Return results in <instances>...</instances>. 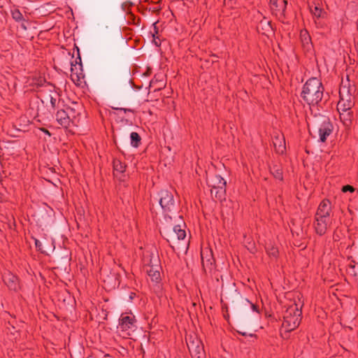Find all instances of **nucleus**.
<instances>
[{
	"label": "nucleus",
	"mask_w": 358,
	"mask_h": 358,
	"mask_svg": "<svg viewBox=\"0 0 358 358\" xmlns=\"http://www.w3.org/2000/svg\"><path fill=\"white\" fill-rule=\"evenodd\" d=\"M324 92V87L321 80L312 77L303 85L301 96L309 106H320Z\"/></svg>",
	"instance_id": "obj_1"
},
{
	"label": "nucleus",
	"mask_w": 358,
	"mask_h": 358,
	"mask_svg": "<svg viewBox=\"0 0 358 358\" xmlns=\"http://www.w3.org/2000/svg\"><path fill=\"white\" fill-rule=\"evenodd\" d=\"M331 202L329 199H323L319 204L314 217L313 227L317 235L322 236L327 233L331 225Z\"/></svg>",
	"instance_id": "obj_2"
},
{
	"label": "nucleus",
	"mask_w": 358,
	"mask_h": 358,
	"mask_svg": "<svg viewBox=\"0 0 358 358\" xmlns=\"http://www.w3.org/2000/svg\"><path fill=\"white\" fill-rule=\"evenodd\" d=\"M355 86L350 83L348 76H347V80L345 81L342 80L339 87L340 99L337 103L338 110H352L355 105Z\"/></svg>",
	"instance_id": "obj_3"
},
{
	"label": "nucleus",
	"mask_w": 358,
	"mask_h": 358,
	"mask_svg": "<svg viewBox=\"0 0 358 358\" xmlns=\"http://www.w3.org/2000/svg\"><path fill=\"white\" fill-rule=\"evenodd\" d=\"M302 311L295 303L289 306L284 313L282 328L286 332L295 330L301 321Z\"/></svg>",
	"instance_id": "obj_4"
},
{
	"label": "nucleus",
	"mask_w": 358,
	"mask_h": 358,
	"mask_svg": "<svg viewBox=\"0 0 358 358\" xmlns=\"http://www.w3.org/2000/svg\"><path fill=\"white\" fill-rule=\"evenodd\" d=\"M159 203L166 215L176 211L177 206L172 192L162 189L159 193Z\"/></svg>",
	"instance_id": "obj_5"
},
{
	"label": "nucleus",
	"mask_w": 358,
	"mask_h": 358,
	"mask_svg": "<svg viewBox=\"0 0 358 358\" xmlns=\"http://www.w3.org/2000/svg\"><path fill=\"white\" fill-rule=\"evenodd\" d=\"M187 345L192 358H206L203 345L196 336H189L186 338Z\"/></svg>",
	"instance_id": "obj_6"
},
{
	"label": "nucleus",
	"mask_w": 358,
	"mask_h": 358,
	"mask_svg": "<svg viewBox=\"0 0 358 358\" xmlns=\"http://www.w3.org/2000/svg\"><path fill=\"white\" fill-rule=\"evenodd\" d=\"M287 1L286 0H270L269 1V6L272 15L283 24L287 23Z\"/></svg>",
	"instance_id": "obj_7"
},
{
	"label": "nucleus",
	"mask_w": 358,
	"mask_h": 358,
	"mask_svg": "<svg viewBox=\"0 0 358 358\" xmlns=\"http://www.w3.org/2000/svg\"><path fill=\"white\" fill-rule=\"evenodd\" d=\"M118 328L126 335L130 336L136 328V319L132 314L122 313L119 319Z\"/></svg>",
	"instance_id": "obj_8"
},
{
	"label": "nucleus",
	"mask_w": 358,
	"mask_h": 358,
	"mask_svg": "<svg viewBox=\"0 0 358 358\" xmlns=\"http://www.w3.org/2000/svg\"><path fill=\"white\" fill-rule=\"evenodd\" d=\"M201 263L204 272L211 273L215 270V259L213 251L208 248H205L201 251Z\"/></svg>",
	"instance_id": "obj_9"
},
{
	"label": "nucleus",
	"mask_w": 358,
	"mask_h": 358,
	"mask_svg": "<svg viewBox=\"0 0 358 358\" xmlns=\"http://www.w3.org/2000/svg\"><path fill=\"white\" fill-rule=\"evenodd\" d=\"M66 113L70 119L72 126H78L81 116L82 106L77 102H72L70 106H65Z\"/></svg>",
	"instance_id": "obj_10"
},
{
	"label": "nucleus",
	"mask_w": 358,
	"mask_h": 358,
	"mask_svg": "<svg viewBox=\"0 0 358 358\" xmlns=\"http://www.w3.org/2000/svg\"><path fill=\"white\" fill-rule=\"evenodd\" d=\"M334 129V126L330 119L327 117H322V121L318 128L319 141L324 143L328 136H329Z\"/></svg>",
	"instance_id": "obj_11"
},
{
	"label": "nucleus",
	"mask_w": 358,
	"mask_h": 358,
	"mask_svg": "<svg viewBox=\"0 0 358 358\" xmlns=\"http://www.w3.org/2000/svg\"><path fill=\"white\" fill-rule=\"evenodd\" d=\"M30 85L36 87L35 90L40 93V95L46 93V91L50 90V89H53V85L47 82L45 78L42 76L33 77Z\"/></svg>",
	"instance_id": "obj_12"
},
{
	"label": "nucleus",
	"mask_w": 358,
	"mask_h": 358,
	"mask_svg": "<svg viewBox=\"0 0 358 358\" xmlns=\"http://www.w3.org/2000/svg\"><path fill=\"white\" fill-rule=\"evenodd\" d=\"M185 227V224L183 223V227ZM186 237V231L180 224L175 225L173 228V231L169 234H166V241L170 242H174L176 240H184Z\"/></svg>",
	"instance_id": "obj_13"
},
{
	"label": "nucleus",
	"mask_w": 358,
	"mask_h": 358,
	"mask_svg": "<svg viewBox=\"0 0 358 358\" xmlns=\"http://www.w3.org/2000/svg\"><path fill=\"white\" fill-rule=\"evenodd\" d=\"M206 182L210 188H226V180L217 174H211L207 176Z\"/></svg>",
	"instance_id": "obj_14"
},
{
	"label": "nucleus",
	"mask_w": 358,
	"mask_h": 358,
	"mask_svg": "<svg viewBox=\"0 0 358 358\" xmlns=\"http://www.w3.org/2000/svg\"><path fill=\"white\" fill-rule=\"evenodd\" d=\"M159 262V258H155L154 266H151V267H147V268H144L148 276L150 278L151 280L155 282H159L161 280L160 272L159 271L160 267Z\"/></svg>",
	"instance_id": "obj_15"
},
{
	"label": "nucleus",
	"mask_w": 358,
	"mask_h": 358,
	"mask_svg": "<svg viewBox=\"0 0 358 358\" xmlns=\"http://www.w3.org/2000/svg\"><path fill=\"white\" fill-rule=\"evenodd\" d=\"M56 120L58 124L63 127L68 128L72 125L64 108L57 110Z\"/></svg>",
	"instance_id": "obj_16"
},
{
	"label": "nucleus",
	"mask_w": 358,
	"mask_h": 358,
	"mask_svg": "<svg viewBox=\"0 0 358 358\" xmlns=\"http://www.w3.org/2000/svg\"><path fill=\"white\" fill-rule=\"evenodd\" d=\"M272 141L275 152L278 154H283L286 149L284 136L275 135L273 137Z\"/></svg>",
	"instance_id": "obj_17"
},
{
	"label": "nucleus",
	"mask_w": 358,
	"mask_h": 358,
	"mask_svg": "<svg viewBox=\"0 0 358 358\" xmlns=\"http://www.w3.org/2000/svg\"><path fill=\"white\" fill-rule=\"evenodd\" d=\"M310 13L316 19L324 18L327 16V12L320 6L319 3L313 2L308 6Z\"/></svg>",
	"instance_id": "obj_18"
},
{
	"label": "nucleus",
	"mask_w": 358,
	"mask_h": 358,
	"mask_svg": "<svg viewBox=\"0 0 358 358\" xmlns=\"http://www.w3.org/2000/svg\"><path fill=\"white\" fill-rule=\"evenodd\" d=\"M340 115L341 121L346 127H350L354 118V114L352 110H338Z\"/></svg>",
	"instance_id": "obj_19"
},
{
	"label": "nucleus",
	"mask_w": 358,
	"mask_h": 358,
	"mask_svg": "<svg viewBox=\"0 0 358 358\" xmlns=\"http://www.w3.org/2000/svg\"><path fill=\"white\" fill-rule=\"evenodd\" d=\"M46 100H50L51 106L53 108H55L57 106V97L59 96L58 93L55 90V86L53 85V89H50V90H47L46 93L41 95Z\"/></svg>",
	"instance_id": "obj_20"
},
{
	"label": "nucleus",
	"mask_w": 358,
	"mask_h": 358,
	"mask_svg": "<svg viewBox=\"0 0 358 358\" xmlns=\"http://www.w3.org/2000/svg\"><path fill=\"white\" fill-rule=\"evenodd\" d=\"M113 174L115 177H119L121 179V176L126 170V165L122 162L120 159H115L113 162Z\"/></svg>",
	"instance_id": "obj_21"
},
{
	"label": "nucleus",
	"mask_w": 358,
	"mask_h": 358,
	"mask_svg": "<svg viewBox=\"0 0 358 358\" xmlns=\"http://www.w3.org/2000/svg\"><path fill=\"white\" fill-rule=\"evenodd\" d=\"M159 258L157 255H155L153 252L150 251H145L143 255V264L144 268H147V267H151V266H154L155 259Z\"/></svg>",
	"instance_id": "obj_22"
},
{
	"label": "nucleus",
	"mask_w": 358,
	"mask_h": 358,
	"mask_svg": "<svg viewBox=\"0 0 358 358\" xmlns=\"http://www.w3.org/2000/svg\"><path fill=\"white\" fill-rule=\"evenodd\" d=\"M5 284L10 290H17L18 288L17 278L12 274H8L3 276Z\"/></svg>",
	"instance_id": "obj_23"
},
{
	"label": "nucleus",
	"mask_w": 358,
	"mask_h": 358,
	"mask_svg": "<svg viewBox=\"0 0 358 358\" xmlns=\"http://www.w3.org/2000/svg\"><path fill=\"white\" fill-rule=\"evenodd\" d=\"M210 194L213 199L222 201L225 199L226 188H210Z\"/></svg>",
	"instance_id": "obj_24"
},
{
	"label": "nucleus",
	"mask_w": 358,
	"mask_h": 358,
	"mask_svg": "<svg viewBox=\"0 0 358 358\" xmlns=\"http://www.w3.org/2000/svg\"><path fill=\"white\" fill-rule=\"evenodd\" d=\"M300 39L302 43V45L304 48H306L308 50L312 47V41L311 37L306 29H302L300 31Z\"/></svg>",
	"instance_id": "obj_25"
},
{
	"label": "nucleus",
	"mask_w": 358,
	"mask_h": 358,
	"mask_svg": "<svg viewBox=\"0 0 358 358\" xmlns=\"http://www.w3.org/2000/svg\"><path fill=\"white\" fill-rule=\"evenodd\" d=\"M10 13H11V16H12L13 19L15 22H22V23L21 24V27L24 30H27V27L24 23L25 20L24 18L22 13L20 12V10L17 8H13V9H11Z\"/></svg>",
	"instance_id": "obj_26"
},
{
	"label": "nucleus",
	"mask_w": 358,
	"mask_h": 358,
	"mask_svg": "<svg viewBox=\"0 0 358 358\" xmlns=\"http://www.w3.org/2000/svg\"><path fill=\"white\" fill-rule=\"evenodd\" d=\"M270 172L276 180H283L282 167L280 164H273L271 166Z\"/></svg>",
	"instance_id": "obj_27"
},
{
	"label": "nucleus",
	"mask_w": 358,
	"mask_h": 358,
	"mask_svg": "<svg viewBox=\"0 0 358 358\" xmlns=\"http://www.w3.org/2000/svg\"><path fill=\"white\" fill-rule=\"evenodd\" d=\"M352 259L347 268V272L354 277L358 276V262H355V259L351 257Z\"/></svg>",
	"instance_id": "obj_28"
},
{
	"label": "nucleus",
	"mask_w": 358,
	"mask_h": 358,
	"mask_svg": "<svg viewBox=\"0 0 358 358\" xmlns=\"http://www.w3.org/2000/svg\"><path fill=\"white\" fill-rule=\"evenodd\" d=\"M267 255L274 259H276L279 255V251L277 247L272 243H267L265 247Z\"/></svg>",
	"instance_id": "obj_29"
},
{
	"label": "nucleus",
	"mask_w": 358,
	"mask_h": 358,
	"mask_svg": "<svg viewBox=\"0 0 358 358\" xmlns=\"http://www.w3.org/2000/svg\"><path fill=\"white\" fill-rule=\"evenodd\" d=\"M241 305L247 310L250 309L253 312L259 313V306L252 302H250L248 299L246 298H241Z\"/></svg>",
	"instance_id": "obj_30"
},
{
	"label": "nucleus",
	"mask_w": 358,
	"mask_h": 358,
	"mask_svg": "<svg viewBox=\"0 0 358 358\" xmlns=\"http://www.w3.org/2000/svg\"><path fill=\"white\" fill-rule=\"evenodd\" d=\"M131 145L134 148H138L141 142V137L137 132H131L130 134Z\"/></svg>",
	"instance_id": "obj_31"
},
{
	"label": "nucleus",
	"mask_w": 358,
	"mask_h": 358,
	"mask_svg": "<svg viewBox=\"0 0 358 358\" xmlns=\"http://www.w3.org/2000/svg\"><path fill=\"white\" fill-rule=\"evenodd\" d=\"M157 22H155L152 24L153 26V33H152L153 42L155 44L156 46L159 47L161 45V41L158 37V27L156 25Z\"/></svg>",
	"instance_id": "obj_32"
},
{
	"label": "nucleus",
	"mask_w": 358,
	"mask_h": 358,
	"mask_svg": "<svg viewBox=\"0 0 358 358\" xmlns=\"http://www.w3.org/2000/svg\"><path fill=\"white\" fill-rule=\"evenodd\" d=\"M35 246L37 250L40 251L43 254L48 255V252L43 247V243L41 241L38 239H35Z\"/></svg>",
	"instance_id": "obj_33"
},
{
	"label": "nucleus",
	"mask_w": 358,
	"mask_h": 358,
	"mask_svg": "<svg viewBox=\"0 0 358 358\" xmlns=\"http://www.w3.org/2000/svg\"><path fill=\"white\" fill-rule=\"evenodd\" d=\"M354 191H355V188L352 185H344L342 187L343 192H353Z\"/></svg>",
	"instance_id": "obj_34"
},
{
	"label": "nucleus",
	"mask_w": 358,
	"mask_h": 358,
	"mask_svg": "<svg viewBox=\"0 0 358 358\" xmlns=\"http://www.w3.org/2000/svg\"><path fill=\"white\" fill-rule=\"evenodd\" d=\"M113 109L114 110H122L124 111V113H127V112H133V110L130 108H113Z\"/></svg>",
	"instance_id": "obj_35"
},
{
	"label": "nucleus",
	"mask_w": 358,
	"mask_h": 358,
	"mask_svg": "<svg viewBox=\"0 0 358 358\" xmlns=\"http://www.w3.org/2000/svg\"><path fill=\"white\" fill-rule=\"evenodd\" d=\"M238 333L239 334H241L242 336H255L256 337V335L255 334H248L246 332H243V331H238Z\"/></svg>",
	"instance_id": "obj_36"
},
{
	"label": "nucleus",
	"mask_w": 358,
	"mask_h": 358,
	"mask_svg": "<svg viewBox=\"0 0 358 358\" xmlns=\"http://www.w3.org/2000/svg\"><path fill=\"white\" fill-rule=\"evenodd\" d=\"M333 239L336 241L339 240V236L337 235V230H336L333 235Z\"/></svg>",
	"instance_id": "obj_37"
},
{
	"label": "nucleus",
	"mask_w": 358,
	"mask_h": 358,
	"mask_svg": "<svg viewBox=\"0 0 358 358\" xmlns=\"http://www.w3.org/2000/svg\"><path fill=\"white\" fill-rule=\"evenodd\" d=\"M65 253H66L64 257H62V258L65 259V260H66V261H69V259H70L69 252L68 251H66Z\"/></svg>",
	"instance_id": "obj_38"
},
{
	"label": "nucleus",
	"mask_w": 358,
	"mask_h": 358,
	"mask_svg": "<svg viewBox=\"0 0 358 358\" xmlns=\"http://www.w3.org/2000/svg\"><path fill=\"white\" fill-rule=\"evenodd\" d=\"M41 131H43L45 134H48V136H51L50 132L45 128H42Z\"/></svg>",
	"instance_id": "obj_39"
},
{
	"label": "nucleus",
	"mask_w": 358,
	"mask_h": 358,
	"mask_svg": "<svg viewBox=\"0 0 358 358\" xmlns=\"http://www.w3.org/2000/svg\"><path fill=\"white\" fill-rule=\"evenodd\" d=\"M136 294L134 292H131L129 298L132 299L135 296Z\"/></svg>",
	"instance_id": "obj_40"
},
{
	"label": "nucleus",
	"mask_w": 358,
	"mask_h": 358,
	"mask_svg": "<svg viewBox=\"0 0 358 358\" xmlns=\"http://www.w3.org/2000/svg\"><path fill=\"white\" fill-rule=\"evenodd\" d=\"M355 47L357 52H358V43H355Z\"/></svg>",
	"instance_id": "obj_41"
},
{
	"label": "nucleus",
	"mask_w": 358,
	"mask_h": 358,
	"mask_svg": "<svg viewBox=\"0 0 358 358\" xmlns=\"http://www.w3.org/2000/svg\"><path fill=\"white\" fill-rule=\"evenodd\" d=\"M2 201V198H1V196L0 195V202H1Z\"/></svg>",
	"instance_id": "obj_42"
},
{
	"label": "nucleus",
	"mask_w": 358,
	"mask_h": 358,
	"mask_svg": "<svg viewBox=\"0 0 358 358\" xmlns=\"http://www.w3.org/2000/svg\"><path fill=\"white\" fill-rule=\"evenodd\" d=\"M1 181V176H0V182Z\"/></svg>",
	"instance_id": "obj_43"
},
{
	"label": "nucleus",
	"mask_w": 358,
	"mask_h": 358,
	"mask_svg": "<svg viewBox=\"0 0 358 358\" xmlns=\"http://www.w3.org/2000/svg\"><path fill=\"white\" fill-rule=\"evenodd\" d=\"M355 262H358V259H355Z\"/></svg>",
	"instance_id": "obj_44"
}]
</instances>
